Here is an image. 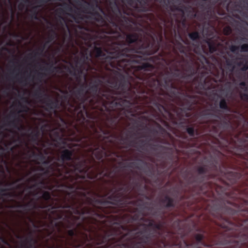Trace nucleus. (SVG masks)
<instances>
[{"label": "nucleus", "mask_w": 248, "mask_h": 248, "mask_svg": "<svg viewBox=\"0 0 248 248\" xmlns=\"http://www.w3.org/2000/svg\"><path fill=\"white\" fill-rule=\"evenodd\" d=\"M103 193L67 194L40 221L49 248H165L168 230L164 222L156 223L149 216L162 217L152 203L139 198L132 200L133 181Z\"/></svg>", "instance_id": "nucleus-1"}, {"label": "nucleus", "mask_w": 248, "mask_h": 248, "mask_svg": "<svg viewBox=\"0 0 248 248\" xmlns=\"http://www.w3.org/2000/svg\"><path fill=\"white\" fill-rule=\"evenodd\" d=\"M219 111L217 110L214 113L209 109H204L200 113L202 116L217 118L206 122V125L211 126L209 128V135L213 138L211 143H213V146L217 149L213 154L204 158V162L201 165L195 167L198 176L191 177L189 181L191 184L196 183L199 185L209 175L211 170L219 171L222 173L221 179L224 186H216L215 188L217 193L220 195V199L213 202L210 212L211 214H233L235 199L231 198L229 195L232 193L234 186L232 187L231 192L226 191V189L237 183H231L225 176L226 173L231 171L226 170L227 165L223 159L224 155L219 150L222 148L230 149V152L241 159L239 164L241 170L242 161L248 143L246 137L248 134V121L242 113L237 111H235V114L225 116L221 119L222 115Z\"/></svg>", "instance_id": "nucleus-2"}, {"label": "nucleus", "mask_w": 248, "mask_h": 248, "mask_svg": "<svg viewBox=\"0 0 248 248\" xmlns=\"http://www.w3.org/2000/svg\"><path fill=\"white\" fill-rule=\"evenodd\" d=\"M31 64L32 63H27ZM38 64L39 63H36ZM51 64L46 71L50 74H61L64 77L65 71L75 79L78 88L75 86L70 91L71 96L69 99L65 97L60 101L58 99H52L49 95L46 93L41 88L36 90L33 96L44 105L43 108L46 111L55 113L61 108L67 111L71 116H78L83 121L84 115L87 110L102 105V108L106 109L105 103L122 96H127L130 93L132 97L136 99V85L132 84L124 76L119 80L108 81L111 88L105 86L99 87L102 81L96 79L88 85L86 82L87 70L84 67V64L90 63H60L61 64L54 66L53 64L57 63H45Z\"/></svg>", "instance_id": "nucleus-3"}, {"label": "nucleus", "mask_w": 248, "mask_h": 248, "mask_svg": "<svg viewBox=\"0 0 248 248\" xmlns=\"http://www.w3.org/2000/svg\"><path fill=\"white\" fill-rule=\"evenodd\" d=\"M77 24L70 26L60 16L63 22L64 36L62 43L54 51L63 53L68 49L75 58L74 62H138L134 60L120 59L114 46V40L100 35L99 28L93 29L87 23L81 24L76 15H70Z\"/></svg>", "instance_id": "nucleus-4"}, {"label": "nucleus", "mask_w": 248, "mask_h": 248, "mask_svg": "<svg viewBox=\"0 0 248 248\" xmlns=\"http://www.w3.org/2000/svg\"><path fill=\"white\" fill-rule=\"evenodd\" d=\"M158 27L159 31L156 32L158 44V49L150 54H142L140 56L139 62L146 59V56L156 53L159 49L160 42L163 39V32L167 40L170 41L172 46L174 53L181 57L180 61H166L164 62H195L191 60L194 53L206 50L212 53L215 52L223 45L225 40L215 33V29L210 26L206 28L202 26L201 30L188 33V38H183L179 34L178 30L181 23L176 14L168 12L163 16H159Z\"/></svg>", "instance_id": "nucleus-5"}, {"label": "nucleus", "mask_w": 248, "mask_h": 248, "mask_svg": "<svg viewBox=\"0 0 248 248\" xmlns=\"http://www.w3.org/2000/svg\"><path fill=\"white\" fill-rule=\"evenodd\" d=\"M109 1L108 4L109 3ZM113 2V1H112ZM119 7L122 12V16L128 20L127 24H120V30L118 31L119 34L113 33L115 42L114 46L117 48L120 59L134 60L139 62V60L134 59L135 55L139 57L142 54H152L158 49V44L156 43V40L157 37L156 35L155 31L152 29V31L148 37L144 35L142 36L136 32L127 33L126 31L133 30L136 26L137 21L135 18L136 16L134 12L133 8L136 10L137 2L134 0H126L127 3L130 7H129L125 4L120 5ZM109 11L108 8V12Z\"/></svg>", "instance_id": "nucleus-6"}, {"label": "nucleus", "mask_w": 248, "mask_h": 248, "mask_svg": "<svg viewBox=\"0 0 248 248\" xmlns=\"http://www.w3.org/2000/svg\"><path fill=\"white\" fill-rule=\"evenodd\" d=\"M95 6L91 3L85 2L81 5L82 12L88 15L77 13L76 15L81 22L87 19L92 20L91 27L93 29L99 28L100 35L109 36L114 40L113 33L119 34L118 31L120 30L119 24L129 21L122 16V12L116 1H110L109 3V11L106 13L98 4V0H94Z\"/></svg>", "instance_id": "nucleus-7"}, {"label": "nucleus", "mask_w": 248, "mask_h": 248, "mask_svg": "<svg viewBox=\"0 0 248 248\" xmlns=\"http://www.w3.org/2000/svg\"><path fill=\"white\" fill-rule=\"evenodd\" d=\"M55 124L56 127L48 132L49 138L46 137L44 139H41V132L38 129L31 131L29 137L33 144L34 149L42 146L43 148H46L48 149L52 145L53 142L64 144L69 136H72L70 137V140H80L83 135L79 127L76 125L73 129H70L68 127V121L61 117L59 118Z\"/></svg>", "instance_id": "nucleus-8"}, {"label": "nucleus", "mask_w": 248, "mask_h": 248, "mask_svg": "<svg viewBox=\"0 0 248 248\" xmlns=\"http://www.w3.org/2000/svg\"><path fill=\"white\" fill-rule=\"evenodd\" d=\"M227 228L224 233L223 248H248V204L239 211L233 221L225 220Z\"/></svg>", "instance_id": "nucleus-9"}, {"label": "nucleus", "mask_w": 248, "mask_h": 248, "mask_svg": "<svg viewBox=\"0 0 248 248\" xmlns=\"http://www.w3.org/2000/svg\"><path fill=\"white\" fill-rule=\"evenodd\" d=\"M35 173L32 177L28 179V182H37L39 186H42L45 188L49 190L54 189L55 193H52V197L51 193L48 191L51 196V199L46 203V207L47 212L50 211V208L55 209L54 206L57 204L58 201L62 200L67 194H74V197L79 194V192L76 191L77 188L71 186L64 180H61L60 176H58L56 172L48 175H43L41 177L38 178Z\"/></svg>", "instance_id": "nucleus-10"}, {"label": "nucleus", "mask_w": 248, "mask_h": 248, "mask_svg": "<svg viewBox=\"0 0 248 248\" xmlns=\"http://www.w3.org/2000/svg\"><path fill=\"white\" fill-rule=\"evenodd\" d=\"M30 195L33 196L34 198L31 199L29 202L26 203H22L16 202V205L10 207L22 209V211H19V212L25 215H28L30 213L34 214L35 210H37L38 211V216L41 219L38 222V225H35L33 223V226L36 228H41L40 221L46 219L43 217V216L46 212H47L46 209V207H47L46 202L51 199V196L50 193L46 191H30L29 195H26L24 199H29Z\"/></svg>", "instance_id": "nucleus-11"}, {"label": "nucleus", "mask_w": 248, "mask_h": 248, "mask_svg": "<svg viewBox=\"0 0 248 248\" xmlns=\"http://www.w3.org/2000/svg\"><path fill=\"white\" fill-rule=\"evenodd\" d=\"M53 143L50 145L48 149L43 148L42 146L39 147L35 149L38 151L37 157L34 161L35 163L38 165L37 167H33L31 170L29 171L26 176L31 175L32 172L40 171L36 175L38 178L41 177L43 175H49L54 172L55 167H57V164L53 163L55 157L52 155L53 150L52 147Z\"/></svg>", "instance_id": "nucleus-12"}, {"label": "nucleus", "mask_w": 248, "mask_h": 248, "mask_svg": "<svg viewBox=\"0 0 248 248\" xmlns=\"http://www.w3.org/2000/svg\"><path fill=\"white\" fill-rule=\"evenodd\" d=\"M58 37V33L56 31L53 29L50 30V33L47 37V40L41 46H37L34 49L29 48L25 52L23 53L26 60L31 61V62H47L45 61H38L47 52L49 49L51 47V44L52 43H56V39ZM68 51L71 55L72 57L74 59V61H67L63 59L61 62H74L76 61L75 58L73 56L72 54L68 49H66L63 55ZM48 62H60V61H48Z\"/></svg>", "instance_id": "nucleus-13"}, {"label": "nucleus", "mask_w": 248, "mask_h": 248, "mask_svg": "<svg viewBox=\"0 0 248 248\" xmlns=\"http://www.w3.org/2000/svg\"><path fill=\"white\" fill-rule=\"evenodd\" d=\"M16 43L11 39L5 42L0 39V62H31L26 60Z\"/></svg>", "instance_id": "nucleus-14"}, {"label": "nucleus", "mask_w": 248, "mask_h": 248, "mask_svg": "<svg viewBox=\"0 0 248 248\" xmlns=\"http://www.w3.org/2000/svg\"><path fill=\"white\" fill-rule=\"evenodd\" d=\"M18 106L20 107V109L17 112L15 111H11L7 115L4 119V125L9 127L10 128L16 129L18 131H21L24 129L22 125H19L20 119L18 116L19 114L22 112H27L29 111V108L20 103H19Z\"/></svg>", "instance_id": "nucleus-15"}, {"label": "nucleus", "mask_w": 248, "mask_h": 248, "mask_svg": "<svg viewBox=\"0 0 248 248\" xmlns=\"http://www.w3.org/2000/svg\"><path fill=\"white\" fill-rule=\"evenodd\" d=\"M195 242H188L184 240V238H182V241L179 243H181L182 246L186 248H189L193 247V248H202V247H210L211 245L207 243L204 240V233H197L195 235Z\"/></svg>", "instance_id": "nucleus-16"}, {"label": "nucleus", "mask_w": 248, "mask_h": 248, "mask_svg": "<svg viewBox=\"0 0 248 248\" xmlns=\"http://www.w3.org/2000/svg\"><path fill=\"white\" fill-rule=\"evenodd\" d=\"M2 128V126H0V143H2L4 146L0 145V162L1 163L6 164L7 161L4 158L5 156V153L6 152H8L10 147L7 145L5 140H4V138L7 137L8 135L1 131Z\"/></svg>", "instance_id": "nucleus-17"}, {"label": "nucleus", "mask_w": 248, "mask_h": 248, "mask_svg": "<svg viewBox=\"0 0 248 248\" xmlns=\"http://www.w3.org/2000/svg\"><path fill=\"white\" fill-rule=\"evenodd\" d=\"M2 128V126H0V143H2L4 146L0 145V162L1 163L6 164L7 161L4 158L5 156V153L6 152H8L10 147L7 145L5 140H4V138L7 137L8 135L1 131Z\"/></svg>", "instance_id": "nucleus-18"}, {"label": "nucleus", "mask_w": 248, "mask_h": 248, "mask_svg": "<svg viewBox=\"0 0 248 248\" xmlns=\"http://www.w3.org/2000/svg\"><path fill=\"white\" fill-rule=\"evenodd\" d=\"M200 8L203 10L201 14H194L193 17L200 21L210 19L212 16V11L209 4L202 3L200 5Z\"/></svg>", "instance_id": "nucleus-19"}, {"label": "nucleus", "mask_w": 248, "mask_h": 248, "mask_svg": "<svg viewBox=\"0 0 248 248\" xmlns=\"http://www.w3.org/2000/svg\"><path fill=\"white\" fill-rule=\"evenodd\" d=\"M16 237L20 239L25 238V240L23 241L20 248H36L35 245L37 241L33 237L32 232H30L28 236L24 237L17 235Z\"/></svg>", "instance_id": "nucleus-20"}, {"label": "nucleus", "mask_w": 248, "mask_h": 248, "mask_svg": "<svg viewBox=\"0 0 248 248\" xmlns=\"http://www.w3.org/2000/svg\"><path fill=\"white\" fill-rule=\"evenodd\" d=\"M136 11L142 12H152V6L148 0H137Z\"/></svg>", "instance_id": "nucleus-21"}, {"label": "nucleus", "mask_w": 248, "mask_h": 248, "mask_svg": "<svg viewBox=\"0 0 248 248\" xmlns=\"http://www.w3.org/2000/svg\"><path fill=\"white\" fill-rule=\"evenodd\" d=\"M137 160L139 161V162L133 161L130 162L128 163L127 167L131 168H137L139 170H143V167L141 166H140V164H143L146 168L148 169V174L150 176L153 174V171L149 168L148 165L149 164L146 162L143 161L142 159H136Z\"/></svg>", "instance_id": "nucleus-22"}, {"label": "nucleus", "mask_w": 248, "mask_h": 248, "mask_svg": "<svg viewBox=\"0 0 248 248\" xmlns=\"http://www.w3.org/2000/svg\"><path fill=\"white\" fill-rule=\"evenodd\" d=\"M151 132L155 134H159L164 138L166 137L169 138L171 140L173 138L171 135L168 133L167 130L164 128L160 124L156 123V127L151 130Z\"/></svg>", "instance_id": "nucleus-23"}, {"label": "nucleus", "mask_w": 248, "mask_h": 248, "mask_svg": "<svg viewBox=\"0 0 248 248\" xmlns=\"http://www.w3.org/2000/svg\"><path fill=\"white\" fill-rule=\"evenodd\" d=\"M228 47L231 52L236 55L239 52H248V44H244L241 46L231 44Z\"/></svg>", "instance_id": "nucleus-24"}, {"label": "nucleus", "mask_w": 248, "mask_h": 248, "mask_svg": "<svg viewBox=\"0 0 248 248\" xmlns=\"http://www.w3.org/2000/svg\"><path fill=\"white\" fill-rule=\"evenodd\" d=\"M160 202L162 206L166 208H173L175 206L174 200L168 195H165L160 199Z\"/></svg>", "instance_id": "nucleus-25"}, {"label": "nucleus", "mask_w": 248, "mask_h": 248, "mask_svg": "<svg viewBox=\"0 0 248 248\" xmlns=\"http://www.w3.org/2000/svg\"><path fill=\"white\" fill-rule=\"evenodd\" d=\"M199 193H203L205 196H207L209 198H214L215 197V194L213 191L211 184L209 183H205L202 186H201Z\"/></svg>", "instance_id": "nucleus-26"}, {"label": "nucleus", "mask_w": 248, "mask_h": 248, "mask_svg": "<svg viewBox=\"0 0 248 248\" xmlns=\"http://www.w3.org/2000/svg\"><path fill=\"white\" fill-rule=\"evenodd\" d=\"M23 191H21L19 193H16L15 191H6V192L3 194V196H4V198H6L7 199V202L5 203L8 202L10 199H11L12 201H14V200L12 199L13 198H18L20 200H24V198H23Z\"/></svg>", "instance_id": "nucleus-27"}, {"label": "nucleus", "mask_w": 248, "mask_h": 248, "mask_svg": "<svg viewBox=\"0 0 248 248\" xmlns=\"http://www.w3.org/2000/svg\"><path fill=\"white\" fill-rule=\"evenodd\" d=\"M239 85L241 89L244 90L245 93H240V98L242 100L248 103V93H246L248 91V87L246 82L242 81L240 83Z\"/></svg>", "instance_id": "nucleus-28"}, {"label": "nucleus", "mask_w": 248, "mask_h": 248, "mask_svg": "<svg viewBox=\"0 0 248 248\" xmlns=\"http://www.w3.org/2000/svg\"><path fill=\"white\" fill-rule=\"evenodd\" d=\"M26 146L28 149L26 151L23 152L22 155H25L28 159L33 158L35 161L38 153H36L33 150L29 149L28 144H26Z\"/></svg>", "instance_id": "nucleus-29"}, {"label": "nucleus", "mask_w": 248, "mask_h": 248, "mask_svg": "<svg viewBox=\"0 0 248 248\" xmlns=\"http://www.w3.org/2000/svg\"><path fill=\"white\" fill-rule=\"evenodd\" d=\"M186 131L188 134L191 137L199 136L200 133L198 129L195 128V124H192L186 126Z\"/></svg>", "instance_id": "nucleus-30"}, {"label": "nucleus", "mask_w": 248, "mask_h": 248, "mask_svg": "<svg viewBox=\"0 0 248 248\" xmlns=\"http://www.w3.org/2000/svg\"><path fill=\"white\" fill-rule=\"evenodd\" d=\"M11 189L9 187H0V201L1 203L0 206L3 207L4 204L7 202V199L4 198L3 194H5L6 191H10Z\"/></svg>", "instance_id": "nucleus-31"}, {"label": "nucleus", "mask_w": 248, "mask_h": 248, "mask_svg": "<svg viewBox=\"0 0 248 248\" xmlns=\"http://www.w3.org/2000/svg\"><path fill=\"white\" fill-rule=\"evenodd\" d=\"M149 145L151 146V149L152 150L154 151H157V150H160V152L158 153L159 154L161 152H164L168 149L169 148L164 145L157 144V143H154V144H149Z\"/></svg>", "instance_id": "nucleus-32"}, {"label": "nucleus", "mask_w": 248, "mask_h": 248, "mask_svg": "<svg viewBox=\"0 0 248 248\" xmlns=\"http://www.w3.org/2000/svg\"><path fill=\"white\" fill-rule=\"evenodd\" d=\"M219 108H220L224 110L227 112H231V109L228 106L227 101L225 99L222 98L219 102Z\"/></svg>", "instance_id": "nucleus-33"}, {"label": "nucleus", "mask_w": 248, "mask_h": 248, "mask_svg": "<svg viewBox=\"0 0 248 248\" xmlns=\"http://www.w3.org/2000/svg\"><path fill=\"white\" fill-rule=\"evenodd\" d=\"M21 141V140L20 138L18 137L16 139L15 136L14 135L11 137L10 140H5V142L7 143V145L10 147L13 146L12 145L17 142L20 143Z\"/></svg>", "instance_id": "nucleus-34"}, {"label": "nucleus", "mask_w": 248, "mask_h": 248, "mask_svg": "<svg viewBox=\"0 0 248 248\" xmlns=\"http://www.w3.org/2000/svg\"><path fill=\"white\" fill-rule=\"evenodd\" d=\"M150 141H155L167 145H170L169 142L165 139H161L160 138H157L155 139V138H151L149 140Z\"/></svg>", "instance_id": "nucleus-35"}, {"label": "nucleus", "mask_w": 248, "mask_h": 248, "mask_svg": "<svg viewBox=\"0 0 248 248\" xmlns=\"http://www.w3.org/2000/svg\"><path fill=\"white\" fill-rule=\"evenodd\" d=\"M39 7V6H34L32 7L31 9V16L32 18L34 19H38V12H37V8Z\"/></svg>", "instance_id": "nucleus-36"}, {"label": "nucleus", "mask_w": 248, "mask_h": 248, "mask_svg": "<svg viewBox=\"0 0 248 248\" xmlns=\"http://www.w3.org/2000/svg\"><path fill=\"white\" fill-rule=\"evenodd\" d=\"M232 29L229 26L225 27L223 29V32L225 35H229L232 33Z\"/></svg>", "instance_id": "nucleus-37"}, {"label": "nucleus", "mask_w": 248, "mask_h": 248, "mask_svg": "<svg viewBox=\"0 0 248 248\" xmlns=\"http://www.w3.org/2000/svg\"><path fill=\"white\" fill-rule=\"evenodd\" d=\"M170 10L172 12H174L175 10H177L178 11H180V12H181L182 18L183 19L184 18V13L182 9H181L180 8H178L177 7L174 5L170 7Z\"/></svg>", "instance_id": "nucleus-38"}, {"label": "nucleus", "mask_w": 248, "mask_h": 248, "mask_svg": "<svg viewBox=\"0 0 248 248\" xmlns=\"http://www.w3.org/2000/svg\"><path fill=\"white\" fill-rule=\"evenodd\" d=\"M20 147V144H16L15 145L13 146H11L10 147V149L8 151V153H9L10 152H14V151L19 148Z\"/></svg>", "instance_id": "nucleus-39"}, {"label": "nucleus", "mask_w": 248, "mask_h": 248, "mask_svg": "<svg viewBox=\"0 0 248 248\" xmlns=\"http://www.w3.org/2000/svg\"><path fill=\"white\" fill-rule=\"evenodd\" d=\"M34 182V184H33L31 186H29L28 187V189L31 190V189H32L33 188H37V187H39V184H38L37 182Z\"/></svg>", "instance_id": "nucleus-40"}, {"label": "nucleus", "mask_w": 248, "mask_h": 248, "mask_svg": "<svg viewBox=\"0 0 248 248\" xmlns=\"http://www.w3.org/2000/svg\"><path fill=\"white\" fill-rule=\"evenodd\" d=\"M36 75H37V78L39 79H41L44 77V76H45V73H44L43 72H37Z\"/></svg>", "instance_id": "nucleus-41"}, {"label": "nucleus", "mask_w": 248, "mask_h": 248, "mask_svg": "<svg viewBox=\"0 0 248 248\" xmlns=\"http://www.w3.org/2000/svg\"><path fill=\"white\" fill-rule=\"evenodd\" d=\"M0 241L5 245H9L7 241L3 236L0 235Z\"/></svg>", "instance_id": "nucleus-42"}, {"label": "nucleus", "mask_w": 248, "mask_h": 248, "mask_svg": "<svg viewBox=\"0 0 248 248\" xmlns=\"http://www.w3.org/2000/svg\"><path fill=\"white\" fill-rule=\"evenodd\" d=\"M64 6V8L65 9V10H67L69 11H72V8L71 7L68 5V4L66 3H64L63 5Z\"/></svg>", "instance_id": "nucleus-43"}, {"label": "nucleus", "mask_w": 248, "mask_h": 248, "mask_svg": "<svg viewBox=\"0 0 248 248\" xmlns=\"http://www.w3.org/2000/svg\"><path fill=\"white\" fill-rule=\"evenodd\" d=\"M235 39L238 41L240 40L242 42H246L247 40V38L244 37H236Z\"/></svg>", "instance_id": "nucleus-44"}, {"label": "nucleus", "mask_w": 248, "mask_h": 248, "mask_svg": "<svg viewBox=\"0 0 248 248\" xmlns=\"http://www.w3.org/2000/svg\"><path fill=\"white\" fill-rule=\"evenodd\" d=\"M57 12L59 13L60 14H62L64 12V10L62 8H59L57 10Z\"/></svg>", "instance_id": "nucleus-45"}, {"label": "nucleus", "mask_w": 248, "mask_h": 248, "mask_svg": "<svg viewBox=\"0 0 248 248\" xmlns=\"http://www.w3.org/2000/svg\"><path fill=\"white\" fill-rule=\"evenodd\" d=\"M246 64V65H245L243 67V70L246 71L248 69V63H245Z\"/></svg>", "instance_id": "nucleus-46"}, {"label": "nucleus", "mask_w": 248, "mask_h": 248, "mask_svg": "<svg viewBox=\"0 0 248 248\" xmlns=\"http://www.w3.org/2000/svg\"><path fill=\"white\" fill-rule=\"evenodd\" d=\"M139 195H140L143 196L144 198L146 200H150V198L148 196H147V195H144V194H141L140 193H139Z\"/></svg>", "instance_id": "nucleus-47"}, {"label": "nucleus", "mask_w": 248, "mask_h": 248, "mask_svg": "<svg viewBox=\"0 0 248 248\" xmlns=\"http://www.w3.org/2000/svg\"><path fill=\"white\" fill-rule=\"evenodd\" d=\"M227 64V65H228L229 66H231L232 65V64H239V65H241L242 64H243V63H241V62H240V63H226Z\"/></svg>", "instance_id": "nucleus-48"}, {"label": "nucleus", "mask_w": 248, "mask_h": 248, "mask_svg": "<svg viewBox=\"0 0 248 248\" xmlns=\"http://www.w3.org/2000/svg\"><path fill=\"white\" fill-rule=\"evenodd\" d=\"M2 17H0V27L2 25L3 23L5 22V21H2Z\"/></svg>", "instance_id": "nucleus-49"}, {"label": "nucleus", "mask_w": 248, "mask_h": 248, "mask_svg": "<svg viewBox=\"0 0 248 248\" xmlns=\"http://www.w3.org/2000/svg\"><path fill=\"white\" fill-rule=\"evenodd\" d=\"M9 132L12 133H13V134H16V133L15 131H14V130H10Z\"/></svg>", "instance_id": "nucleus-50"}, {"label": "nucleus", "mask_w": 248, "mask_h": 248, "mask_svg": "<svg viewBox=\"0 0 248 248\" xmlns=\"http://www.w3.org/2000/svg\"><path fill=\"white\" fill-rule=\"evenodd\" d=\"M149 159H150V160L152 162H155L154 158H152V157H149Z\"/></svg>", "instance_id": "nucleus-51"}, {"label": "nucleus", "mask_w": 248, "mask_h": 248, "mask_svg": "<svg viewBox=\"0 0 248 248\" xmlns=\"http://www.w3.org/2000/svg\"><path fill=\"white\" fill-rule=\"evenodd\" d=\"M29 220L31 222H33V219L31 218V217H29Z\"/></svg>", "instance_id": "nucleus-52"}, {"label": "nucleus", "mask_w": 248, "mask_h": 248, "mask_svg": "<svg viewBox=\"0 0 248 248\" xmlns=\"http://www.w3.org/2000/svg\"><path fill=\"white\" fill-rule=\"evenodd\" d=\"M25 102H26L28 104L29 103V101H28V100L27 99H25Z\"/></svg>", "instance_id": "nucleus-53"}, {"label": "nucleus", "mask_w": 248, "mask_h": 248, "mask_svg": "<svg viewBox=\"0 0 248 248\" xmlns=\"http://www.w3.org/2000/svg\"><path fill=\"white\" fill-rule=\"evenodd\" d=\"M216 62H219V61H217ZM225 62H231V61H229L228 60H226Z\"/></svg>", "instance_id": "nucleus-54"}, {"label": "nucleus", "mask_w": 248, "mask_h": 248, "mask_svg": "<svg viewBox=\"0 0 248 248\" xmlns=\"http://www.w3.org/2000/svg\"><path fill=\"white\" fill-rule=\"evenodd\" d=\"M7 0H4V1H6ZM8 1V2L11 3V0H7Z\"/></svg>", "instance_id": "nucleus-55"}, {"label": "nucleus", "mask_w": 248, "mask_h": 248, "mask_svg": "<svg viewBox=\"0 0 248 248\" xmlns=\"http://www.w3.org/2000/svg\"><path fill=\"white\" fill-rule=\"evenodd\" d=\"M23 178L18 179L16 182H19L22 180Z\"/></svg>", "instance_id": "nucleus-56"}, {"label": "nucleus", "mask_w": 248, "mask_h": 248, "mask_svg": "<svg viewBox=\"0 0 248 248\" xmlns=\"http://www.w3.org/2000/svg\"><path fill=\"white\" fill-rule=\"evenodd\" d=\"M20 187V185H18L17 188H19Z\"/></svg>", "instance_id": "nucleus-57"}, {"label": "nucleus", "mask_w": 248, "mask_h": 248, "mask_svg": "<svg viewBox=\"0 0 248 248\" xmlns=\"http://www.w3.org/2000/svg\"><path fill=\"white\" fill-rule=\"evenodd\" d=\"M170 150L171 152H172V151H173L172 148H170Z\"/></svg>", "instance_id": "nucleus-58"}, {"label": "nucleus", "mask_w": 248, "mask_h": 248, "mask_svg": "<svg viewBox=\"0 0 248 248\" xmlns=\"http://www.w3.org/2000/svg\"><path fill=\"white\" fill-rule=\"evenodd\" d=\"M119 164H120V165L122 164V162H119Z\"/></svg>", "instance_id": "nucleus-59"}, {"label": "nucleus", "mask_w": 248, "mask_h": 248, "mask_svg": "<svg viewBox=\"0 0 248 248\" xmlns=\"http://www.w3.org/2000/svg\"><path fill=\"white\" fill-rule=\"evenodd\" d=\"M205 62H209L206 60Z\"/></svg>", "instance_id": "nucleus-60"}, {"label": "nucleus", "mask_w": 248, "mask_h": 248, "mask_svg": "<svg viewBox=\"0 0 248 248\" xmlns=\"http://www.w3.org/2000/svg\"><path fill=\"white\" fill-rule=\"evenodd\" d=\"M1 96L0 95V101H1Z\"/></svg>", "instance_id": "nucleus-61"}, {"label": "nucleus", "mask_w": 248, "mask_h": 248, "mask_svg": "<svg viewBox=\"0 0 248 248\" xmlns=\"http://www.w3.org/2000/svg\"><path fill=\"white\" fill-rule=\"evenodd\" d=\"M21 5H22V6H23V5H22V4L21 3L19 4V6H21Z\"/></svg>", "instance_id": "nucleus-62"}, {"label": "nucleus", "mask_w": 248, "mask_h": 248, "mask_svg": "<svg viewBox=\"0 0 248 248\" xmlns=\"http://www.w3.org/2000/svg\"><path fill=\"white\" fill-rule=\"evenodd\" d=\"M0 248H1V247H2V246L0 244Z\"/></svg>", "instance_id": "nucleus-63"}, {"label": "nucleus", "mask_w": 248, "mask_h": 248, "mask_svg": "<svg viewBox=\"0 0 248 248\" xmlns=\"http://www.w3.org/2000/svg\"><path fill=\"white\" fill-rule=\"evenodd\" d=\"M14 36H16V34H13Z\"/></svg>", "instance_id": "nucleus-64"}]
</instances>
